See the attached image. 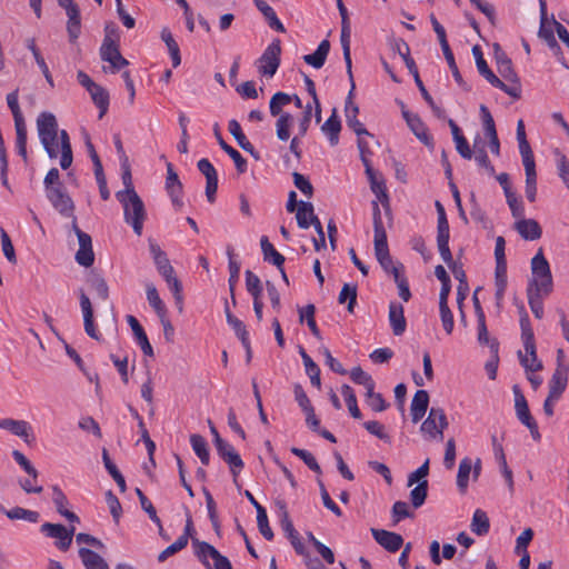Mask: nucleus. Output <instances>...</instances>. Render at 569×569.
Here are the masks:
<instances>
[{
	"label": "nucleus",
	"mask_w": 569,
	"mask_h": 569,
	"mask_svg": "<svg viewBox=\"0 0 569 569\" xmlns=\"http://www.w3.org/2000/svg\"><path fill=\"white\" fill-rule=\"evenodd\" d=\"M353 90H355V82L352 80L351 89L347 97L346 107H345L346 122H347L348 127L350 129H352L357 136H367L370 138V140L375 141L373 136L371 133H369L367 131V129L363 127V124L358 120L359 108L352 101Z\"/></svg>",
	"instance_id": "nucleus-11"
},
{
	"label": "nucleus",
	"mask_w": 569,
	"mask_h": 569,
	"mask_svg": "<svg viewBox=\"0 0 569 569\" xmlns=\"http://www.w3.org/2000/svg\"><path fill=\"white\" fill-rule=\"evenodd\" d=\"M515 229L525 240H538L541 238L542 230L535 219H520L515 222Z\"/></svg>",
	"instance_id": "nucleus-24"
},
{
	"label": "nucleus",
	"mask_w": 569,
	"mask_h": 569,
	"mask_svg": "<svg viewBox=\"0 0 569 569\" xmlns=\"http://www.w3.org/2000/svg\"><path fill=\"white\" fill-rule=\"evenodd\" d=\"M146 295L150 307L156 311L158 316L167 313L166 305L161 300L158 290L153 283L146 284Z\"/></svg>",
	"instance_id": "nucleus-49"
},
{
	"label": "nucleus",
	"mask_w": 569,
	"mask_h": 569,
	"mask_svg": "<svg viewBox=\"0 0 569 569\" xmlns=\"http://www.w3.org/2000/svg\"><path fill=\"white\" fill-rule=\"evenodd\" d=\"M521 313L522 315L520 318V327L525 352L535 356V335L530 325L528 313L526 312L523 307H521Z\"/></svg>",
	"instance_id": "nucleus-27"
},
{
	"label": "nucleus",
	"mask_w": 569,
	"mask_h": 569,
	"mask_svg": "<svg viewBox=\"0 0 569 569\" xmlns=\"http://www.w3.org/2000/svg\"><path fill=\"white\" fill-rule=\"evenodd\" d=\"M161 39L168 48L173 68H177L181 63L180 49L171 31L168 28H163L161 30Z\"/></svg>",
	"instance_id": "nucleus-40"
},
{
	"label": "nucleus",
	"mask_w": 569,
	"mask_h": 569,
	"mask_svg": "<svg viewBox=\"0 0 569 569\" xmlns=\"http://www.w3.org/2000/svg\"><path fill=\"white\" fill-rule=\"evenodd\" d=\"M507 203L510 208L511 214L517 220L525 218V206L522 201L518 198L517 193L513 192L511 194L506 196Z\"/></svg>",
	"instance_id": "nucleus-64"
},
{
	"label": "nucleus",
	"mask_w": 569,
	"mask_h": 569,
	"mask_svg": "<svg viewBox=\"0 0 569 569\" xmlns=\"http://www.w3.org/2000/svg\"><path fill=\"white\" fill-rule=\"evenodd\" d=\"M290 451L295 456L299 457L312 471H315L318 475H321V468L317 462L316 458L312 456V453L297 447H292Z\"/></svg>",
	"instance_id": "nucleus-60"
},
{
	"label": "nucleus",
	"mask_w": 569,
	"mask_h": 569,
	"mask_svg": "<svg viewBox=\"0 0 569 569\" xmlns=\"http://www.w3.org/2000/svg\"><path fill=\"white\" fill-rule=\"evenodd\" d=\"M79 557L86 569H109L106 560L97 552L88 548H80Z\"/></svg>",
	"instance_id": "nucleus-32"
},
{
	"label": "nucleus",
	"mask_w": 569,
	"mask_h": 569,
	"mask_svg": "<svg viewBox=\"0 0 569 569\" xmlns=\"http://www.w3.org/2000/svg\"><path fill=\"white\" fill-rule=\"evenodd\" d=\"M136 493L139 498L141 508L148 513L149 518L154 522L159 528V533H161L162 525L161 520L157 515V511L150 500L146 497V495L141 491V489L137 488Z\"/></svg>",
	"instance_id": "nucleus-56"
},
{
	"label": "nucleus",
	"mask_w": 569,
	"mask_h": 569,
	"mask_svg": "<svg viewBox=\"0 0 569 569\" xmlns=\"http://www.w3.org/2000/svg\"><path fill=\"white\" fill-rule=\"evenodd\" d=\"M216 449L221 459H223V461L229 465L230 471L236 480L243 468V461L241 457L234 450V448L223 439H219Z\"/></svg>",
	"instance_id": "nucleus-12"
},
{
	"label": "nucleus",
	"mask_w": 569,
	"mask_h": 569,
	"mask_svg": "<svg viewBox=\"0 0 569 569\" xmlns=\"http://www.w3.org/2000/svg\"><path fill=\"white\" fill-rule=\"evenodd\" d=\"M14 118V127H16V133H17V150L18 153L22 157L23 161H28V154H27V129L24 124V120L21 114L13 116Z\"/></svg>",
	"instance_id": "nucleus-30"
},
{
	"label": "nucleus",
	"mask_w": 569,
	"mask_h": 569,
	"mask_svg": "<svg viewBox=\"0 0 569 569\" xmlns=\"http://www.w3.org/2000/svg\"><path fill=\"white\" fill-rule=\"evenodd\" d=\"M280 40L272 41L258 60V71L266 77H273L280 66Z\"/></svg>",
	"instance_id": "nucleus-8"
},
{
	"label": "nucleus",
	"mask_w": 569,
	"mask_h": 569,
	"mask_svg": "<svg viewBox=\"0 0 569 569\" xmlns=\"http://www.w3.org/2000/svg\"><path fill=\"white\" fill-rule=\"evenodd\" d=\"M0 428L22 438L26 442H29V437L32 432V428L29 422L11 418L0 419Z\"/></svg>",
	"instance_id": "nucleus-23"
},
{
	"label": "nucleus",
	"mask_w": 569,
	"mask_h": 569,
	"mask_svg": "<svg viewBox=\"0 0 569 569\" xmlns=\"http://www.w3.org/2000/svg\"><path fill=\"white\" fill-rule=\"evenodd\" d=\"M80 307L83 316V326L86 333L90 338L100 341L102 338L94 326L93 308L91 301L82 290L80 291Z\"/></svg>",
	"instance_id": "nucleus-16"
},
{
	"label": "nucleus",
	"mask_w": 569,
	"mask_h": 569,
	"mask_svg": "<svg viewBox=\"0 0 569 569\" xmlns=\"http://www.w3.org/2000/svg\"><path fill=\"white\" fill-rule=\"evenodd\" d=\"M282 529L287 533L295 551L298 555H305V545L301 542L298 531L295 529L292 521L289 519L287 511H284L283 519L281 521Z\"/></svg>",
	"instance_id": "nucleus-35"
},
{
	"label": "nucleus",
	"mask_w": 569,
	"mask_h": 569,
	"mask_svg": "<svg viewBox=\"0 0 569 569\" xmlns=\"http://www.w3.org/2000/svg\"><path fill=\"white\" fill-rule=\"evenodd\" d=\"M71 228L76 233L79 242V249L76 252V261L82 267H91L94 262V253L92 249V239L90 234L82 231L77 223V218L73 217Z\"/></svg>",
	"instance_id": "nucleus-7"
},
{
	"label": "nucleus",
	"mask_w": 569,
	"mask_h": 569,
	"mask_svg": "<svg viewBox=\"0 0 569 569\" xmlns=\"http://www.w3.org/2000/svg\"><path fill=\"white\" fill-rule=\"evenodd\" d=\"M515 391V408L518 419L525 423L527 421L532 420L533 418L530 415L527 400L525 396L520 392L517 386L513 387Z\"/></svg>",
	"instance_id": "nucleus-48"
},
{
	"label": "nucleus",
	"mask_w": 569,
	"mask_h": 569,
	"mask_svg": "<svg viewBox=\"0 0 569 569\" xmlns=\"http://www.w3.org/2000/svg\"><path fill=\"white\" fill-rule=\"evenodd\" d=\"M198 170L206 177V197L209 202H213L218 189V174L212 163L203 158L197 163Z\"/></svg>",
	"instance_id": "nucleus-15"
},
{
	"label": "nucleus",
	"mask_w": 569,
	"mask_h": 569,
	"mask_svg": "<svg viewBox=\"0 0 569 569\" xmlns=\"http://www.w3.org/2000/svg\"><path fill=\"white\" fill-rule=\"evenodd\" d=\"M389 322L395 336H401L406 331L407 322L401 303L391 301L389 305Z\"/></svg>",
	"instance_id": "nucleus-21"
},
{
	"label": "nucleus",
	"mask_w": 569,
	"mask_h": 569,
	"mask_svg": "<svg viewBox=\"0 0 569 569\" xmlns=\"http://www.w3.org/2000/svg\"><path fill=\"white\" fill-rule=\"evenodd\" d=\"M127 321L134 335V338L140 346L142 352L148 357H153V348L149 342V339L142 328V326L139 323L136 317L133 316H127Z\"/></svg>",
	"instance_id": "nucleus-25"
},
{
	"label": "nucleus",
	"mask_w": 569,
	"mask_h": 569,
	"mask_svg": "<svg viewBox=\"0 0 569 569\" xmlns=\"http://www.w3.org/2000/svg\"><path fill=\"white\" fill-rule=\"evenodd\" d=\"M402 109V116L408 124V127L411 129V131L415 133V136L423 142L426 146L431 144V137L427 132V128L425 123L421 121V119L408 110H406L405 104L401 103Z\"/></svg>",
	"instance_id": "nucleus-18"
},
{
	"label": "nucleus",
	"mask_w": 569,
	"mask_h": 569,
	"mask_svg": "<svg viewBox=\"0 0 569 569\" xmlns=\"http://www.w3.org/2000/svg\"><path fill=\"white\" fill-rule=\"evenodd\" d=\"M229 132L233 136L240 148H242L244 151L254 154V148L252 143L247 139L244 133L242 132L240 123L232 119L228 123Z\"/></svg>",
	"instance_id": "nucleus-42"
},
{
	"label": "nucleus",
	"mask_w": 569,
	"mask_h": 569,
	"mask_svg": "<svg viewBox=\"0 0 569 569\" xmlns=\"http://www.w3.org/2000/svg\"><path fill=\"white\" fill-rule=\"evenodd\" d=\"M473 56L476 58V64L479 73L493 87L499 88L508 96L513 99L520 98V89L517 86H508L500 80L488 67L486 60L482 57V52L478 46L472 48Z\"/></svg>",
	"instance_id": "nucleus-5"
},
{
	"label": "nucleus",
	"mask_w": 569,
	"mask_h": 569,
	"mask_svg": "<svg viewBox=\"0 0 569 569\" xmlns=\"http://www.w3.org/2000/svg\"><path fill=\"white\" fill-rule=\"evenodd\" d=\"M37 131L48 157L57 159L60 154L61 169L70 168L73 161L70 138L66 130H59L54 114L41 112L37 118Z\"/></svg>",
	"instance_id": "nucleus-1"
},
{
	"label": "nucleus",
	"mask_w": 569,
	"mask_h": 569,
	"mask_svg": "<svg viewBox=\"0 0 569 569\" xmlns=\"http://www.w3.org/2000/svg\"><path fill=\"white\" fill-rule=\"evenodd\" d=\"M46 197L60 214L73 219L74 203L63 186L47 191Z\"/></svg>",
	"instance_id": "nucleus-9"
},
{
	"label": "nucleus",
	"mask_w": 569,
	"mask_h": 569,
	"mask_svg": "<svg viewBox=\"0 0 569 569\" xmlns=\"http://www.w3.org/2000/svg\"><path fill=\"white\" fill-rule=\"evenodd\" d=\"M293 117L284 112L280 114L276 122V133L279 140L287 141L290 138V127L292 124Z\"/></svg>",
	"instance_id": "nucleus-53"
},
{
	"label": "nucleus",
	"mask_w": 569,
	"mask_h": 569,
	"mask_svg": "<svg viewBox=\"0 0 569 569\" xmlns=\"http://www.w3.org/2000/svg\"><path fill=\"white\" fill-rule=\"evenodd\" d=\"M118 201L122 204L124 221L130 224L137 236L142 234L143 222L147 218L144 204L136 191H118Z\"/></svg>",
	"instance_id": "nucleus-2"
},
{
	"label": "nucleus",
	"mask_w": 569,
	"mask_h": 569,
	"mask_svg": "<svg viewBox=\"0 0 569 569\" xmlns=\"http://www.w3.org/2000/svg\"><path fill=\"white\" fill-rule=\"evenodd\" d=\"M88 282L90 287L97 292L99 298L102 300H107L109 298V287L101 276L93 274L88 279Z\"/></svg>",
	"instance_id": "nucleus-63"
},
{
	"label": "nucleus",
	"mask_w": 569,
	"mask_h": 569,
	"mask_svg": "<svg viewBox=\"0 0 569 569\" xmlns=\"http://www.w3.org/2000/svg\"><path fill=\"white\" fill-rule=\"evenodd\" d=\"M550 293H542L538 290L527 289L529 307L537 319L543 317V298Z\"/></svg>",
	"instance_id": "nucleus-45"
},
{
	"label": "nucleus",
	"mask_w": 569,
	"mask_h": 569,
	"mask_svg": "<svg viewBox=\"0 0 569 569\" xmlns=\"http://www.w3.org/2000/svg\"><path fill=\"white\" fill-rule=\"evenodd\" d=\"M100 57L103 61L110 63L111 72H117L129 64V61L120 53L119 43L109 40L102 41Z\"/></svg>",
	"instance_id": "nucleus-13"
},
{
	"label": "nucleus",
	"mask_w": 569,
	"mask_h": 569,
	"mask_svg": "<svg viewBox=\"0 0 569 569\" xmlns=\"http://www.w3.org/2000/svg\"><path fill=\"white\" fill-rule=\"evenodd\" d=\"M532 278L529 281L528 289L538 290L542 293H551L553 290V280L550 264L540 248L531 259Z\"/></svg>",
	"instance_id": "nucleus-3"
},
{
	"label": "nucleus",
	"mask_w": 569,
	"mask_h": 569,
	"mask_svg": "<svg viewBox=\"0 0 569 569\" xmlns=\"http://www.w3.org/2000/svg\"><path fill=\"white\" fill-rule=\"evenodd\" d=\"M52 501L57 508V511L63 516L67 520L70 522H79V517L67 509V506L69 503L66 495L62 492V490L58 486L52 487Z\"/></svg>",
	"instance_id": "nucleus-29"
},
{
	"label": "nucleus",
	"mask_w": 569,
	"mask_h": 569,
	"mask_svg": "<svg viewBox=\"0 0 569 569\" xmlns=\"http://www.w3.org/2000/svg\"><path fill=\"white\" fill-rule=\"evenodd\" d=\"M227 253L229 257V272H230L229 288H230V292H231L232 302L236 303L234 287L239 280L240 263L233 259V250L231 248L228 249Z\"/></svg>",
	"instance_id": "nucleus-54"
},
{
	"label": "nucleus",
	"mask_w": 569,
	"mask_h": 569,
	"mask_svg": "<svg viewBox=\"0 0 569 569\" xmlns=\"http://www.w3.org/2000/svg\"><path fill=\"white\" fill-rule=\"evenodd\" d=\"M66 14L68 17L67 31L69 34V39L71 42H74L79 38L80 30H81L79 7L76 6V7L67 8Z\"/></svg>",
	"instance_id": "nucleus-31"
},
{
	"label": "nucleus",
	"mask_w": 569,
	"mask_h": 569,
	"mask_svg": "<svg viewBox=\"0 0 569 569\" xmlns=\"http://www.w3.org/2000/svg\"><path fill=\"white\" fill-rule=\"evenodd\" d=\"M166 189L172 203L180 208L182 206V183L170 162L167 163Z\"/></svg>",
	"instance_id": "nucleus-19"
},
{
	"label": "nucleus",
	"mask_w": 569,
	"mask_h": 569,
	"mask_svg": "<svg viewBox=\"0 0 569 569\" xmlns=\"http://www.w3.org/2000/svg\"><path fill=\"white\" fill-rule=\"evenodd\" d=\"M190 443L194 453L199 457L201 462L207 466L209 465L210 453L206 439L200 435H192L190 437Z\"/></svg>",
	"instance_id": "nucleus-50"
},
{
	"label": "nucleus",
	"mask_w": 569,
	"mask_h": 569,
	"mask_svg": "<svg viewBox=\"0 0 569 569\" xmlns=\"http://www.w3.org/2000/svg\"><path fill=\"white\" fill-rule=\"evenodd\" d=\"M448 427L447 416L442 408L432 407L427 419L422 422L420 431L429 440H442L443 430Z\"/></svg>",
	"instance_id": "nucleus-4"
},
{
	"label": "nucleus",
	"mask_w": 569,
	"mask_h": 569,
	"mask_svg": "<svg viewBox=\"0 0 569 569\" xmlns=\"http://www.w3.org/2000/svg\"><path fill=\"white\" fill-rule=\"evenodd\" d=\"M472 470V462L470 458H463L458 468L457 486L460 492L465 493L468 488L469 476Z\"/></svg>",
	"instance_id": "nucleus-51"
},
{
	"label": "nucleus",
	"mask_w": 569,
	"mask_h": 569,
	"mask_svg": "<svg viewBox=\"0 0 569 569\" xmlns=\"http://www.w3.org/2000/svg\"><path fill=\"white\" fill-rule=\"evenodd\" d=\"M480 113H481L485 134L488 138L497 137L498 134H497V130H496L495 120H493L489 109L485 104L480 106Z\"/></svg>",
	"instance_id": "nucleus-61"
},
{
	"label": "nucleus",
	"mask_w": 569,
	"mask_h": 569,
	"mask_svg": "<svg viewBox=\"0 0 569 569\" xmlns=\"http://www.w3.org/2000/svg\"><path fill=\"white\" fill-rule=\"evenodd\" d=\"M214 137L217 138V141L221 149L233 160L237 170L242 173L247 170V160L240 154L238 150L229 146L222 138L219 126L214 124Z\"/></svg>",
	"instance_id": "nucleus-26"
},
{
	"label": "nucleus",
	"mask_w": 569,
	"mask_h": 569,
	"mask_svg": "<svg viewBox=\"0 0 569 569\" xmlns=\"http://www.w3.org/2000/svg\"><path fill=\"white\" fill-rule=\"evenodd\" d=\"M192 543L194 546L196 556L206 567H209L210 565L208 561V557L213 559L216 556H218L219 551L213 546L204 541H199L194 539Z\"/></svg>",
	"instance_id": "nucleus-47"
},
{
	"label": "nucleus",
	"mask_w": 569,
	"mask_h": 569,
	"mask_svg": "<svg viewBox=\"0 0 569 569\" xmlns=\"http://www.w3.org/2000/svg\"><path fill=\"white\" fill-rule=\"evenodd\" d=\"M429 405V395L426 390L416 391L411 401V418L412 422L417 423L425 416Z\"/></svg>",
	"instance_id": "nucleus-28"
},
{
	"label": "nucleus",
	"mask_w": 569,
	"mask_h": 569,
	"mask_svg": "<svg viewBox=\"0 0 569 569\" xmlns=\"http://www.w3.org/2000/svg\"><path fill=\"white\" fill-rule=\"evenodd\" d=\"M569 366H557L549 381V393L551 397H561L567 388Z\"/></svg>",
	"instance_id": "nucleus-20"
},
{
	"label": "nucleus",
	"mask_w": 569,
	"mask_h": 569,
	"mask_svg": "<svg viewBox=\"0 0 569 569\" xmlns=\"http://www.w3.org/2000/svg\"><path fill=\"white\" fill-rule=\"evenodd\" d=\"M329 51L330 42L322 40L313 53L303 56V60L313 68L320 69L325 64Z\"/></svg>",
	"instance_id": "nucleus-34"
},
{
	"label": "nucleus",
	"mask_w": 569,
	"mask_h": 569,
	"mask_svg": "<svg viewBox=\"0 0 569 569\" xmlns=\"http://www.w3.org/2000/svg\"><path fill=\"white\" fill-rule=\"evenodd\" d=\"M260 244L264 260L281 269V266L284 262V257L274 249L266 236L261 238Z\"/></svg>",
	"instance_id": "nucleus-39"
},
{
	"label": "nucleus",
	"mask_w": 569,
	"mask_h": 569,
	"mask_svg": "<svg viewBox=\"0 0 569 569\" xmlns=\"http://www.w3.org/2000/svg\"><path fill=\"white\" fill-rule=\"evenodd\" d=\"M254 3L259 11L267 19L268 24L271 29L278 32H286V29L281 21L278 19L274 10L267 2H264L263 0H254Z\"/></svg>",
	"instance_id": "nucleus-37"
},
{
	"label": "nucleus",
	"mask_w": 569,
	"mask_h": 569,
	"mask_svg": "<svg viewBox=\"0 0 569 569\" xmlns=\"http://www.w3.org/2000/svg\"><path fill=\"white\" fill-rule=\"evenodd\" d=\"M450 230L447 219L438 221L437 246L443 261H451V251L449 248Z\"/></svg>",
	"instance_id": "nucleus-22"
},
{
	"label": "nucleus",
	"mask_w": 569,
	"mask_h": 569,
	"mask_svg": "<svg viewBox=\"0 0 569 569\" xmlns=\"http://www.w3.org/2000/svg\"><path fill=\"white\" fill-rule=\"evenodd\" d=\"M471 531L476 533L477 536H483L488 533L490 528V522L487 513L481 510L477 509L473 512L471 525H470Z\"/></svg>",
	"instance_id": "nucleus-46"
},
{
	"label": "nucleus",
	"mask_w": 569,
	"mask_h": 569,
	"mask_svg": "<svg viewBox=\"0 0 569 569\" xmlns=\"http://www.w3.org/2000/svg\"><path fill=\"white\" fill-rule=\"evenodd\" d=\"M366 168V174L368 177V180L370 182V189L377 197V203L381 202L382 207L386 209L387 212L390 211V204H389V197L387 193V188L385 180L373 170L371 164L365 166Z\"/></svg>",
	"instance_id": "nucleus-14"
},
{
	"label": "nucleus",
	"mask_w": 569,
	"mask_h": 569,
	"mask_svg": "<svg viewBox=\"0 0 569 569\" xmlns=\"http://www.w3.org/2000/svg\"><path fill=\"white\" fill-rule=\"evenodd\" d=\"M315 214L313 206L311 202L301 201L297 209V222L301 229H308L310 227L311 217Z\"/></svg>",
	"instance_id": "nucleus-52"
},
{
	"label": "nucleus",
	"mask_w": 569,
	"mask_h": 569,
	"mask_svg": "<svg viewBox=\"0 0 569 569\" xmlns=\"http://www.w3.org/2000/svg\"><path fill=\"white\" fill-rule=\"evenodd\" d=\"M428 496V481H420L411 491H410V501L415 508H420Z\"/></svg>",
	"instance_id": "nucleus-57"
},
{
	"label": "nucleus",
	"mask_w": 569,
	"mask_h": 569,
	"mask_svg": "<svg viewBox=\"0 0 569 569\" xmlns=\"http://www.w3.org/2000/svg\"><path fill=\"white\" fill-rule=\"evenodd\" d=\"M74 530V527L67 529L60 523L46 522L41 526V532L50 538L57 539L56 546L62 551H66L70 547Z\"/></svg>",
	"instance_id": "nucleus-10"
},
{
	"label": "nucleus",
	"mask_w": 569,
	"mask_h": 569,
	"mask_svg": "<svg viewBox=\"0 0 569 569\" xmlns=\"http://www.w3.org/2000/svg\"><path fill=\"white\" fill-rule=\"evenodd\" d=\"M299 353L302 358V361H303V365L306 368V372L309 376L311 383L319 389L321 387L319 367L309 357V355L306 352V350L303 348H300Z\"/></svg>",
	"instance_id": "nucleus-43"
},
{
	"label": "nucleus",
	"mask_w": 569,
	"mask_h": 569,
	"mask_svg": "<svg viewBox=\"0 0 569 569\" xmlns=\"http://www.w3.org/2000/svg\"><path fill=\"white\" fill-rule=\"evenodd\" d=\"M292 101V97L284 92L274 93L269 102L270 113L273 117L282 114L281 110L284 106L289 104Z\"/></svg>",
	"instance_id": "nucleus-55"
},
{
	"label": "nucleus",
	"mask_w": 569,
	"mask_h": 569,
	"mask_svg": "<svg viewBox=\"0 0 569 569\" xmlns=\"http://www.w3.org/2000/svg\"><path fill=\"white\" fill-rule=\"evenodd\" d=\"M246 287L248 292L252 296L253 299L261 298L262 286L258 276H256L252 271H246Z\"/></svg>",
	"instance_id": "nucleus-62"
},
{
	"label": "nucleus",
	"mask_w": 569,
	"mask_h": 569,
	"mask_svg": "<svg viewBox=\"0 0 569 569\" xmlns=\"http://www.w3.org/2000/svg\"><path fill=\"white\" fill-rule=\"evenodd\" d=\"M499 74L508 82H510V86H517L520 90V82L519 78L513 70L512 62L511 61H502L501 64L497 67Z\"/></svg>",
	"instance_id": "nucleus-59"
},
{
	"label": "nucleus",
	"mask_w": 569,
	"mask_h": 569,
	"mask_svg": "<svg viewBox=\"0 0 569 569\" xmlns=\"http://www.w3.org/2000/svg\"><path fill=\"white\" fill-rule=\"evenodd\" d=\"M91 96L92 101L99 108V118L101 119L108 111L109 107V93L108 91L99 86L98 83L88 91Z\"/></svg>",
	"instance_id": "nucleus-38"
},
{
	"label": "nucleus",
	"mask_w": 569,
	"mask_h": 569,
	"mask_svg": "<svg viewBox=\"0 0 569 569\" xmlns=\"http://www.w3.org/2000/svg\"><path fill=\"white\" fill-rule=\"evenodd\" d=\"M224 312H226V318H227L228 325L234 330V333L241 340L242 346L248 347L249 335H248V331H247L243 322L230 312L227 303H226Z\"/></svg>",
	"instance_id": "nucleus-44"
},
{
	"label": "nucleus",
	"mask_w": 569,
	"mask_h": 569,
	"mask_svg": "<svg viewBox=\"0 0 569 569\" xmlns=\"http://www.w3.org/2000/svg\"><path fill=\"white\" fill-rule=\"evenodd\" d=\"M338 301L339 303L348 301L347 309L349 312H352L357 302V287L346 283L339 293Z\"/></svg>",
	"instance_id": "nucleus-58"
},
{
	"label": "nucleus",
	"mask_w": 569,
	"mask_h": 569,
	"mask_svg": "<svg viewBox=\"0 0 569 569\" xmlns=\"http://www.w3.org/2000/svg\"><path fill=\"white\" fill-rule=\"evenodd\" d=\"M0 511L11 520H26L32 523L39 520V513L37 511L28 510L21 507H14L10 510H6L3 506L0 505Z\"/></svg>",
	"instance_id": "nucleus-41"
},
{
	"label": "nucleus",
	"mask_w": 569,
	"mask_h": 569,
	"mask_svg": "<svg viewBox=\"0 0 569 569\" xmlns=\"http://www.w3.org/2000/svg\"><path fill=\"white\" fill-rule=\"evenodd\" d=\"M372 219H373V231H375V254L377 260L390 257L387 233L383 227L381 210L377 201H372Z\"/></svg>",
	"instance_id": "nucleus-6"
},
{
	"label": "nucleus",
	"mask_w": 569,
	"mask_h": 569,
	"mask_svg": "<svg viewBox=\"0 0 569 569\" xmlns=\"http://www.w3.org/2000/svg\"><path fill=\"white\" fill-rule=\"evenodd\" d=\"M341 130V122L337 116V110H332V114L321 126V131L328 137L330 143L336 146L339 141V133Z\"/></svg>",
	"instance_id": "nucleus-33"
},
{
	"label": "nucleus",
	"mask_w": 569,
	"mask_h": 569,
	"mask_svg": "<svg viewBox=\"0 0 569 569\" xmlns=\"http://www.w3.org/2000/svg\"><path fill=\"white\" fill-rule=\"evenodd\" d=\"M371 533H372L375 540L381 547H383L386 550H388L390 552L398 551L403 543V539H402L401 535L392 532V531L372 528Z\"/></svg>",
	"instance_id": "nucleus-17"
},
{
	"label": "nucleus",
	"mask_w": 569,
	"mask_h": 569,
	"mask_svg": "<svg viewBox=\"0 0 569 569\" xmlns=\"http://www.w3.org/2000/svg\"><path fill=\"white\" fill-rule=\"evenodd\" d=\"M350 37H351V29L350 23H343L341 26V34H340V42L343 51V59L347 67V72L349 76L350 81L353 80L352 77V64H351V54H350Z\"/></svg>",
	"instance_id": "nucleus-36"
}]
</instances>
